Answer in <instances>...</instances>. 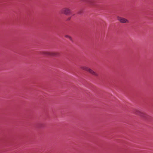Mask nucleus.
I'll return each mask as SVG.
<instances>
[{
  "label": "nucleus",
  "mask_w": 153,
  "mask_h": 153,
  "mask_svg": "<svg viewBox=\"0 0 153 153\" xmlns=\"http://www.w3.org/2000/svg\"><path fill=\"white\" fill-rule=\"evenodd\" d=\"M81 68L83 70L85 71L89 72L91 74L95 76H98V74L97 73L95 72L89 67L85 66H82L81 67Z\"/></svg>",
  "instance_id": "f257e3e1"
},
{
  "label": "nucleus",
  "mask_w": 153,
  "mask_h": 153,
  "mask_svg": "<svg viewBox=\"0 0 153 153\" xmlns=\"http://www.w3.org/2000/svg\"><path fill=\"white\" fill-rule=\"evenodd\" d=\"M71 11L69 8L67 7H64L60 11V13L62 14L68 15L70 13Z\"/></svg>",
  "instance_id": "f03ea898"
},
{
  "label": "nucleus",
  "mask_w": 153,
  "mask_h": 153,
  "mask_svg": "<svg viewBox=\"0 0 153 153\" xmlns=\"http://www.w3.org/2000/svg\"><path fill=\"white\" fill-rule=\"evenodd\" d=\"M43 54L48 55H50L53 56H57L59 55V53L57 52H43Z\"/></svg>",
  "instance_id": "7ed1b4c3"
},
{
  "label": "nucleus",
  "mask_w": 153,
  "mask_h": 153,
  "mask_svg": "<svg viewBox=\"0 0 153 153\" xmlns=\"http://www.w3.org/2000/svg\"><path fill=\"white\" fill-rule=\"evenodd\" d=\"M117 19L120 22L122 23L129 22V21L128 19L123 17L117 16Z\"/></svg>",
  "instance_id": "20e7f679"
},
{
  "label": "nucleus",
  "mask_w": 153,
  "mask_h": 153,
  "mask_svg": "<svg viewBox=\"0 0 153 153\" xmlns=\"http://www.w3.org/2000/svg\"><path fill=\"white\" fill-rule=\"evenodd\" d=\"M139 115L141 117L146 119H147L148 117L149 116L146 114L140 112H139Z\"/></svg>",
  "instance_id": "39448f33"
},
{
  "label": "nucleus",
  "mask_w": 153,
  "mask_h": 153,
  "mask_svg": "<svg viewBox=\"0 0 153 153\" xmlns=\"http://www.w3.org/2000/svg\"><path fill=\"white\" fill-rule=\"evenodd\" d=\"M65 37L66 38H71V37L69 35H66L65 36Z\"/></svg>",
  "instance_id": "423d86ee"
},
{
  "label": "nucleus",
  "mask_w": 153,
  "mask_h": 153,
  "mask_svg": "<svg viewBox=\"0 0 153 153\" xmlns=\"http://www.w3.org/2000/svg\"><path fill=\"white\" fill-rule=\"evenodd\" d=\"M70 19H71V17H69V18H68L67 19V20L68 21Z\"/></svg>",
  "instance_id": "0eeeda50"
}]
</instances>
